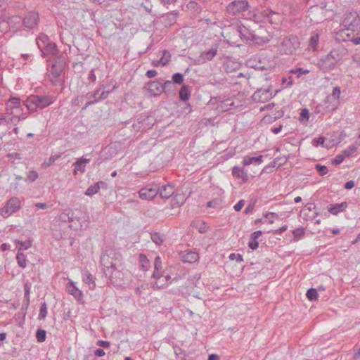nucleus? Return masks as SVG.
<instances>
[{
  "label": "nucleus",
  "mask_w": 360,
  "mask_h": 360,
  "mask_svg": "<svg viewBox=\"0 0 360 360\" xmlns=\"http://www.w3.org/2000/svg\"><path fill=\"white\" fill-rule=\"evenodd\" d=\"M55 99L50 95H30L25 101V105L30 112L43 109L53 103Z\"/></svg>",
  "instance_id": "1"
},
{
  "label": "nucleus",
  "mask_w": 360,
  "mask_h": 360,
  "mask_svg": "<svg viewBox=\"0 0 360 360\" xmlns=\"http://www.w3.org/2000/svg\"><path fill=\"white\" fill-rule=\"evenodd\" d=\"M162 259L160 256H157L155 258L154 261V271L153 274V277L156 279L155 282L153 283V287L156 288H163L165 285H167V283H163V281L171 282L170 281L173 279L171 276L168 274H165V272L162 271Z\"/></svg>",
  "instance_id": "2"
},
{
  "label": "nucleus",
  "mask_w": 360,
  "mask_h": 360,
  "mask_svg": "<svg viewBox=\"0 0 360 360\" xmlns=\"http://www.w3.org/2000/svg\"><path fill=\"white\" fill-rule=\"evenodd\" d=\"M300 46V41L297 36L290 35L282 39L278 46V51L281 54L292 55L296 53Z\"/></svg>",
  "instance_id": "3"
},
{
  "label": "nucleus",
  "mask_w": 360,
  "mask_h": 360,
  "mask_svg": "<svg viewBox=\"0 0 360 360\" xmlns=\"http://www.w3.org/2000/svg\"><path fill=\"white\" fill-rule=\"evenodd\" d=\"M341 59L337 50H332L328 54L321 58L317 63L319 69L323 72H328L335 69L336 64Z\"/></svg>",
  "instance_id": "4"
},
{
  "label": "nucleus",
  "mask_w": 360,
  "mask_h": 360,
  "mask_svg": "<svg viewBox=\"0 0 360 360\" xmlns=\"http://www.w3.org/2000/svg\"><path fill=\"white\" fill-rule=\"evenodd\" d=\"M65 60L64 56L58 58L51 66L49 78L53 85H61L63 83V70L65 68Z\"/></svg>",
  "instance_id": "5"
},
{
  "label": "nucleus",
  "mask_w": 360,
  "mask_h": 360,
  "mask_svg": "<svg viewBox=\"0 0 360 360\" xmlns=\"http://www.w3.org/2000/svg\"><path fill=\"white\" fill-rule=\"evenodd\" d=\"M250 19L256 23L269 22L270 23H277L281 18L279 13L271 10L266 9L263 11H252L250 15Z\"/></svg>",
  "instance_id": "6"
},
{
  "label": "nucleus",
  "mask_w": 360,
  "mask_h": 360,
  "mask_svg": "<svg viewBox=\"0 0 360 360\" xmlns=\"http://www.w3.org/2000/svg\"><path fill=\"white\" fill-rule=\"evenodd\" d=\"M342 25L345 27V29L342 31V34L345 33V31H359L360 30V19L358 13L356 11L346 13L342 20Z\"/></svg>",
  "instance_id": "7"
},
{
  "label": "nucleus",
  "mask_w": 360,
  "mask_h": 360,
  "mask_svg": "<svg viewBox=\"0 0 360 360\" xmlns=\"http://www.w3.org/2000/svg\"><path fill=\"white\" fill-rule=\"evenodd\" d=\"M22 110L19 98L12 97L6 103V111L8 114L12 115V120L18 119V120H20L26 119V115L20 114Z\"/></svg>",
  "instance_id": "8"
},
{
  "label": "nucleus",
  "mask_w": 360,
  "mask_h": 360,
  "mask_svg": "<svg viewBox=\"0 0 360 360\" xmlns=\"http://www.w3.org/2000/svg\"><path fill=\"white\" fill-rule=\"evenodd\" d=\"M21 205L22 200L18 197H13L0 209V215L4 218H8L17 212L20 209Z\"/></svg>",
  "instance_id": "9"
},
{
  "label": "nucleus",
  "mask_w": 360,
  "mask_h": 360,
  "mask_svg": "<svg viewBox=\"0 0 360 360\" xmlns=\"http://www.w3.org/2000/svg\"><path fill=\"white\" fill-rule=\"evenodd\" d=\"M117 85H113L111 90H105V86L104 85H102L101 87H99L94 94L89 95V98L93 99L92 101H90L86 103V106L84 108H86L89 105L98 103L105 98H106L110 93L115 91L117 89Z\"/></svg>",
  "instance_id": "10"
},
{
  "label": "nucleus",
  "mask_w": 360,
  "mask_h": 360,
  "mask_svg": "<svg viewBox=\"0 0 360 360\" xmlns=\"http://www.w3.org/2000/svg\"><path fill=\"white\" fill-rule=\"evenodd\" d=\"M249 8L247 0H234L226 6L227 12L233 15H240Z\"/></svg>",
  "instance_id": "11"
},
{
  "label": "nucleus",
  "mask_w": 360,
  "mask_h": 360,
  "mask_svg": "<svg viewBox=\"0 0 360 360\" xmlns=\"http://www.w3.org/2000/svg\"><path fill=\"white\" fill-rule=\"evenodd\" d=\"M160 186L158 184H149L139 191V198L144 200H151L159 193Z\"/></svg>",
  "instance_id": "12"
},
{
  "label": "nucleus",
  "mask_w": 360,
  "mask_h": 360,
  "mask_svg": "<svg viewBox=\"0 0 360 360\" xmlns=\"http://www.w3.org/2000/svg\"><path fill=\"white\" fill-rule=\"evenodd\" d=\"M219 49V44H214L210 49L202 51L198 58L199 63H205L212 60L217 55Z\"/></svg>",
  "instance_id": "13"
},
{
  "label": "nucleus",
  "mask_w": 360,
  "mask_h": 360,
  "mask_svg": "<svg viewBox=\"0 0 360 360\" xmlns=\"http://www.w3.org/2000/svg\"><path fill=\"white\" fill-rule=\"evenodd\" d=\"M191 96V91L188 86H181V113L188 114L191 112V106L187 102Z\"/></svg>",
  "instance_id": "14"
},
{
  "label": "nucleus",
  "mask_w": 360,
  "mask_h": 360,
  "mask_svg": "<svg viewBox=\"0 0 360 360\" xmlns=\"http://www.w3.org/2000/svg\"><path fill=\"white\" fill-rule=\"evenodd\" d=\"M274 96L270 89H261L254 93L252 98L256 102L264 103Z\"/></svg>",
  "instance_id": "15"
},
{
  "label": "nucleus",
  "mask_w": 360,
  "mask_h": 360,
  "mask_svg": "<svg viewBox=\"0 0 360 360\" xmlns=\"http://www.w3.org/2000/svg\"><path fill=\"white\" fill-rule=\"evenodd\" d=\"M147 89L151 96H158L164 91L162 83L158 80L148 82Z\"/></svg>",
  "instance_id": "16"
},
{
  "label": "nucleus",
  "mask_w": 360,
  "mask_h": 360,
  "mask_svg": "<svg viewBox=\"0 0 360 360\" xmlns=\"http://www.w3.org/2000/svg\"><path fill=\"white\" fill-rule=\"evenodd\" d=\"M66 288L68 292L73 296L78 302H82L83 300V292L76 286L74 281H70L67 284Z\"/></svg>",
  "instance_id": "17"
},
{
  "label": "nucleus",
  "mask_w": 360,
  "mask_h": 360,
  "mask_svg": "<svg viewBox=\"0 0 360 360\" xmlns=\"http://www.w3.org/2000/svg\"><path fill=\"white\" fill-rule=\"evenodd\" d=\"M38 20V13L35 12H30L25 17L23 24L25 27L29 29H34L37 25Z\"/></svg>",
  "instance_id": "18"
},
{
  "label": "nucleus",
  "mask_w": 360,
  "mask_h": 360,
  "mask_svg": "<svg viewBox=\"0 0 360 360\" xmlns=\"http://www.w3.org/2000/svg\"><path fill=\"white\" fill-rule=\"evenodd\" d=\"M88 155L82 156L79 158L74 164V173L77 174V172L84 173L85 172L86 166L90 162L91 158H87Z\"/></svg>",
  "instance_id": "19"
},
{
  "label": "nucleus",
  "mask_w": 360,
  "mask_h": 360,
  "mask_svg": "<svg viewBox=\"0 0 360 360\" xmlns=\"http://www.w3.org/2000/svg\"><path fill=\"white\" fill-rule=\"evenodd\" d=\"M173 81H166L162 84L164 87V91L165 93H169L175 89V84H180V72H176L173 75Z\"/></svg>",
  "instance_id": "20"
},
{
  "label": "nucleus",
  "mask_w": 360,
  "mask_h": 360,
  "mask_svg": "<svg viewBox=\"0 0 360 360\" xmlns=\"http://www.w3.org/2000/svg\"><path fill=\"white\" fill-rule=\"evenodd\" d=\"M320 34L317 32H313L311 34L308 43V50L310 51H316L319 44Z\"/></svg>",
  "instance_id": "21"
},
{
  "label": "nucleus",
  "mask_w": 360,
  "mask_h": 360,
  "mask_svg": "<svg viewBox=\"0 0 360 360\" xmlns=\"http://www.w3.org/2000/svg\"><path fill=\"white\" fill-rule=\"evenodd\" d=\"M174 187L172 184H167L160 187L159 194L162 198H169L174 193Z\"/></svg>",
  "instance_id": "22"
},
{
  "label": "nucleus",
  "mask_w": 360,
  "mask_h": 360,
  "mask_svg": "<svg viewBox=\"0 0 360 360\" xmlns=\"http://www.w3.org/2000/svg\"><path fill=\"white\" fill-rule=\"evenodd\" d=\"M347 207V204L345 202L336 204H330L327 207L328 211L333 214L338 215L339 213L342 212Z\"/></svg>",
  "instance_id": "23"
},
{
  "label": "nucleus",
  "mask_w": 360,
  "mask_h": 360,
  "mask_svg": "<svg viewBox=\"0 0 360 360\" xmlns=\"http://www.w3.org/2000/svg\"><path fill=\"white\" fill-rule=\"evenodd\" d=\"M199 259L198 253L194 251H188L181 255V262L184 263H195Z\"/></svg>",
  "instance_id": "24"
},
{
  "label": "nucleus",
  "mask_w": 360,
  "mask_h": 360,
  "mask_svg": "<svg viewBox=\"0 0 360 360\" xmlns=\"http://www.w3.org/2000/svg\"><path fill=\"white\" fill-rule=\"evenodd\" d=\"M340 94H341V90L339 86H335L333 88V92L331 94V97L335 100V103H332L331 105H327L326 106L327 109H328L329 110L334 111L338 108V103H339L338 100L340 98Z\"/></svg>",
  "instance_id": "25"
},
{
  "label": "nucleus",
  "mask_w": 360,
  "mask_h": 360,
  "mask_svg": "<svg viewBox=\"0 0 360 360\" xmlns=\"http://www.w3.org/2000/svg\"><path fill=\"white\" fill-rule=\"evenodd\" d=\"M41 56L46 57L47 56H54L58 52L57 46L54 43H47V44L40 50Z\"/></svg>",
  "instance_id": "26"
},
{
  "label": "nucleus",
  "mask_w": 360,
  "mask_h": 360,
  "mask_svg": "<svg viewBox=\"0 0 360 360\" xmlns=\"http://www.w3.org/2000/svg\"><path fill=\"white\" fill-rule=\"evenodd\" d=\"M232 174L234 177L240 179L243 182L248 179L247 172L243 168L235 166L232 169Z\"/></svg>",
  "instance_id": "27"
},
{
  "label": "nucleus",
  "mask_w": 360,
  "mask_h": 360,
  "mask_svg": "<svg viewBox=\"0 0 360 360\" xmlns=\"http://www.w3.org/2000/svg\"><path fill=\"white\" fill-rule=\"evenodd\" d=\"M248 39L252 40L256 44L263 45L270 40V37L269 35L260 37L255 34L250 33Z\"/></svg>",
  "instance_id": "28"
},
{
  "label": "nucleus",
  "mask_w": 360,
  "mask_h": 360,
  "mask_svg": "<svg viewBox=\"0 0 360 360\" xmlns=\"http://www.w3.org/2000/svg\"><path fill=\"white\" fill-rule=\"evenodd\" d=\"M263 162V156L259 155L257 157L245 156L243 160L244 166H248L252 163H257L260 165Z\"/></svg>",
  "instance_id": "29"
},
{
  "label": "nucleus",
  "mask_w": 360,
  "mask_h": 360,
  "mask_svg": "<svg viewBox=\"0 0 360 360\" xmlns=\"http://www.w3.org/2000/svg\"><path fill=\"white\" fill-rule=\"evenodd\" d=\"M234 103L231 98H227L222 101L217 106V109L221 111H228L233 106Z\"/></svg>",
  "instance_id": "30"
},
{
  "label": "nucleus",
  "mask_w": 360,
  "mask_h": 360,
  "mask_svg": "<svg viewBox=\"0 0 360 360\" xmlns=\"http://www.w3.org/2000/svg\"><path fill=\"white\" fill-rule=\"evenodd\" d=\"M36 43L38 48L41 50L47 44V43H50L49 37L44 33H41L36 39Z\"/></svg>",
  "instance_id": "31"
},
{
  "label": "nucleus",
  "mask_w": 360,
  "mask_h": 360,
  "mask_svg": "<svg viewBox=\"0 0 360 360\" xmlns=\"http://www.w3.org/2000/svg\"><path fill=\"white\" fill-rule=\"evenodd\" d=\"M15 248L18 252H22L24 250L29 249L32 246V241L28 240L26 241L15 240Z\"/></svg>",
  "instance_id": "32"
},
{
  "label": "nucleus",
  "mask_w": 360,
  "mask_h": 360,
  "mask_svg": "<svg viewBox=\"0 0 360 360\" xmlns=\"http://www.w3.org/2000/svg\"><path fill=\"white\" fill-rule=\"evenodd\" d=\"M6 22L8 24V28L9 27L16 28L21 23V18L18 15L11 16L7 20H6Z\"/></svg>",
  "instance_id": "33"
},
{
  "label": "nucleus",
  "mask_w": 360,
  "mask_h": 360,
  "mask_svg": "<svg viewBox=\"0 0 360 360\" xmlns=\"http://www.w3.org/2000/svg\"><path fill=\"white\" fill-rule=\"evenodd\" d=\"M139 262L143 271H148L150 268V262L144 254L139 255Z\"/></svg>",
  "instance_id": "34"
},
{
  "label": "nucleus",
  "mask_w": 360,
  "mask_h": 360,
  "mask_svg": "<svg viewBox=\"0 0 360 360\" xmlns=\"http://www.w3.org/2000/svg\"><path fill=\"white\" fill-rule=\"evenodd\" d=\"M39 178L38 172L35 170H29L26 172L25 182L32 183Z\"/></svg>",
  "instance_id": "35"
},
{
  "label": "nucleus",
  "mask_w": 360,
  "mask_h": 360,
  "mask_svg": "<svg viewBox=\"0 0 360 360\" xmlns=\"http://www.w3.org/2000/svg\"><path fill=\"white\" fill-rule=\"evenodd\" d=\"M82 281L87 285H94V276L87 270L82 271Z\"/></svg>",
  "instance_id": "36"
},
{
  "label": "nucleus",
  "mask_w": 360,
  "mask_h": 360,
  "mask_svg": "<svg viewBox=\"0 0 360 360\" xmlns=\"http://www.w3.org/2000/svg\"><path fill=\"white\" fill-rule=\"evenodd\" d=\"M310 72V71L307 69H304L302 68H295L293 69H290L289 70V73L296 75L297 77H300L304 75H307Z\"/></svg>",
  "instance_id": "37"
},
{
  "label": "nucleus",
  "mask_w": 360,
  "mask_h": 360,
  "mask_svg": "<svg viewBox=\"0 0 360 360\" xmlns=\"http://www.w3.org/2000/svg\"><path fill=\"white\" fill-rule=\"evenodd\" d=\"M150 238L158 245H161L165 240L163 236L158 232L150 233Z\"/></svg>",
  "instance_id": "38"
},
{
  "label": "nucleus",
  "mask_w": 360,
  "mask_h": 360,
  "mask_svg": "<svg viewBox=\"0 0 360 360\" xmlns=\"http://www.w3.org/2000/svg\"><path fill=\"white\" fill-rule=\"evenodd\" d=\"M16 259L18 262V265L21 268H25L27 266V259L26 256L24 255L23 252H18L16 255Z\"/></svg>",
  "instance_id": "39"
},
{
  "label": "nucleus",
  "mask_w": 360,
  "mask_h": 360,
  "mask_svg": "<svg viewBox=\"0 0 360 360\" xmlns=\"http://www.w3.org/2000/svg\"><path fill=\"white\" fill-rule=\"evenodd\" d=\"M171 54L169 51L164 50L162 51V57L160 58V63L162 65H166L170 60Z\"/></svg>",
  "instance_id": "40"
},
{
  "label": "nucleus",
  "mask_w": 360,
  "mask_h": 360,
  "mask_svg": "<svg viewBox=\"0 0 360 360\" xmlns=\"http://www.w3.org/2000/svg\"><path fill=\"white\" fill-rule=\"evenodd\" d=\"M60 157V155H55L51 156L48 160H45L42 163V167L47 168L51 166L55 162V161H56Z\"/></svg>",
  "instance_id": "41"
},
{
  "label": "nucleus",
  "mask_w": 360,
  "mask_h": 360,
  "mask_svg": "<svg viewBox=\"0 0 360 360\" xmlns=\"http://www.w3.org/2000/svg\"><path fill=\"white\" fill-rule=\"evenodd\" d=\"M305 231L303 228H297L292 231L294 240H299L304 236Z\"/></svg>",
  "instance_id": "42"
},
{
  "label": "nucleus",
  "mask_w": 360,
  "mask_h": 360,
  "mask_svg": "<svg viewBox=\"0 0 360 360\" xmlns=\"http://www.w3.org/2000/svg\"><path fill=\"white\" fill-rule=\"evenodd\" d=\"M47 316V306L46 302L41 303L38 319L43 320Z\"/></svg>",
  "instance_id": "43"
},
{
  "label": "nucleus",
  "mask_w": 360,
  "mask_h": 360,
  "mask_svg": "<svg viewBox=\"0 0 360 360\" xmlns=\"http://www.w3.org/2000/svg\"><path fill=\"white\" fill-rule=\"evenodd\" d=\"M306 296L309 300L314 301L318 299V292L316 289L310 288L307 290Z\"/></svg>",
  "instance_id": "44"
},
{
  "label": "nucleus",
  "mask_w": 360,
  "mask_h": 360,
  "mask_svg": "<svg viewBox=\"0 0 360 360\" xmlns=\"http://www.w3.org/2000/svg\"><path fill=\"white\" fill-rule=\"evenodd\" d=\"M99 191L98 190V186L96 185L95 184L94 185H91V186H89L86 192H85V195H87V196H92L94 195V194H96L98 193Z\"/></svg>",
  "instance_id": "45"
},
{
  "label": "nucleus",
  "mask_w": 360,
  "mask_h": 360,
  "mask_svg": "<svg viewBox=\"0 0 360 360\" xmlns=\"http://www.w3.org/2000/svg\"><path fill=\"white\" fill-rule=\"evenodd\" d=\"M46 333L44 330L39 329L36 333V338L39 342H43L46 340Z\"/></svg>",
  "instance_id": "46"
},
{
  "label": "nucleus",
  "mask_w": 360,
  "mask_h": 360,
  "mask_svg": "<svg viewBox=\"0 0 360 360\" xmlns=\"http://www.w3.org/2000/svg\"><path fill=\"white\" fill-rule=\"evenodd\" d=\"M309 118V112L307 108H304L301 110L300 116V121L301 122L305 123L307 121H308Z\"/></svg>",
  "instance_id": "47"
},
{
  "label": "nucleus",
  "mask_w": 360,
  "mask_h": 360,
  "mask_svg": "<svg viewBox=\"0 0 360 360\" xmlns=\"http://www.w3.org/2000/svg\"><path fill=\"white\" fill-rule=\"evenodd\" d=\"M7 158L10 161L15 163V161L20 160L22 159V155L18 153H10L7 155Z\"/></svg>",
  "instance_id": "48"
},
{
  "label": "nucleus",
  "mask_w": 360,
  "mask_h": 360,
  "mask_svg": "<svg viewBox=\"0 0 360 360\" xmlns=\"http://www.w3.org/2000/svg\"><path fill=\"white\" fill-rule=\"evenodd\" d=\"M357 148L356 146L352 145L343 151L345 157H349L356 152Z\"/></svg>",
  "instance_id": "49"
},
{
  "label": "nucleus",
  "mask_w": 360,
  "mask_h": 360,
  "mask_svg": "<svg viewBox=\"0 0 360 360\" xmlns=\"http://www.w3.org/2000/svg\"><path fill=\"white\" fill-rule=\"evenodd\" d=\"M229 257L231 260H236L238 263L243 261V256L240 254L231 253Z\"/></svg>",
  "instance_id": "50"
},
{
  "label": "nucleus",
  "mask_w": 360,
  "mask_h": 360,
  "mask_svg": "<svg viewBox=\"0 0 360 360\" xmlns=\"http://www.w3.org/2000/svg\"><path fill=\"white\" fill-rule=\"evenodd\" d=\"M201 124L205 126H214V119L213 118H205L200 121Z\"/></svg>",
  "instance_id": "51"
},
{
  "label": "nucleus",
  "mask_w": 360,
  "mask_h": 360,
  "mask_svg": "<svg viewBox=\"0 0 360 360\" xmlns=\"http://www.w3.org/2000/svg\"><path fill=\"white\" fill-rule=\"evenodd\" d=\"M316 168L317 171L320 173L321 175H325L328 172V168L324 166L319 164H317L316 165Z\"/></svg>",
  "instance_id": "52"
},
{
  "label": "nucleus",
  "mask_w": 360,
  "mask_h": 360,
  "mask_svg": "<svg viewBox=\"0 0 360 360\" xmlns=\"http://www.w3.org/2000/svg\"><path fill=\"white\" fill-rule=\"evenodd\" d=\"M8 30V24L6 22V19L0 17V32H3Z\"/></svg>",
  "instance_id": "53"
},
{
  "label": "nucleus",
  "mask_w": 360,
  "mask_h": 360,
  "mask_svg": "<svg viewBox=\"0 0 360 360\" xmlns=\"http://www.w3.org/2000/svg\"><path fill=\"white\" fill-rule=\"evenodd\" d=\"M52 206V205H48L45 202H37L34 204V207L38 208V209H41V210H46L49 207H51Z\"/></svg>",
  "instance_id": "54"
},
{
  "label": "nucleus",
  "mask_w": 360,
  "mask_h": 360,
  "mask_svg": "<svg viewBox=\"0 0 360 360\" xmlns=\"http://www.w3.org/2000/svg\"><path fill=\"white\" fill-rule=\"evenodd\" d=\"M325 142V139L323 137L321 136L317 139H315L313 140V146H319L320 145H323Z\"/></svg>",
  "instance_id": "55"
},
{
  "label": "nucleus",
  "mask_w": 360,
  "mask_h": 360,
  "mask_svg": "<svg viewBox=\"0 0 360 360\" xmlns=\"http://www.w3.org/2000/svg\"><path fill=\"white\" fill-rule=\"evenodd\" d=\"M96 345L98 346H100V347H102L103 348H109L110 347V342H108V341H105V340H98L96 342Z\"/></svg>",
  "instance_id": "56"
},
{
  "label": "nucleus",
  "mask_w": 360,
  "mask_h": 360,
  "mask_svg": "<svg viewBox=\"0 0 360 360\" xmlns=\"http://www.w3.org/2000/svg\"><path fill=\"white\" fill-rule=\"evenodd\" d=\"M244 205H245V200H240L233 206V208L236 212H238L242 210Z\"/></svg>",
  "instance_id": "57"
},
{
  "label": "nucleus",
  "mask_w": 360,
  "mask_h": 360,
  "mask_svg": "<svg viewBox=\"0 0 360 360\" xmlns=\"http://www.w3.org/2000/svg\"><path fill=\"white\" fill-rule=\"evenodd\" d=\"M198 230L199 233H205L207 231V226L204 222L200 221Z\"/></svg>",
  "instance_id": "58"
},
{
  "label": "nucleus",
  "mask_w": 360,
  "mask_h": 360,
  "mask_svg": "<svg viewBox=\"0 0 360 360\" xmlns=\"http://www.w3.org/2000/svg\"><path fill=\"white\" fill-rule=\"evenodd\" d=\"M345 156L342 155H336L335 158L334 159V160L333 161V164H335V165H340V163H342L345 159Z\"/></svg>",
  "instance_id": "59"
},
{
  "label": "nucleus",
  "mask_w": 360,
  "mask_h": 360,
  "mask_svg": "<svg viewBox=\"0 0 360 360\" xmlns=\"http://www.w3.org/2000/svg\"><path fill=\"white\" fill-rule=\"evenodd\" d=\"M248 245L252 250H256L258 248L259 243L257 240L251 239Z\"/></svg>",
  "instance_id": "60"
},
{
  "label": "nucleus",
  "mask_w": 360,
  "mask_h": 360,
  "mask_svg": "<svg viewBox=\"0 0 360 360\" xmlns=\"http://www.w3.org/2000/svg\"><path fill=\"white\" fill-rule=\"evenodd\" d=\"M275 104L274 103H270L266 105H264V106L261 107L260 111H264V110H269L274 108Z\"/></svg>",
  "instance_id": "61"
},
{
  "label": "nucleus",
  "mask_w": 360,
  "mask_h": 360,
  "mask_svg": "<svg viewBox=\"0 0 360 360\" xmlns=\"http://www.w3.org/2000/svg\"><path fill=\"white\" fill-rule=\"evenodd\" d=\"M264 217L269 219V224L274 223V219L271 218L270 217H277V214L274 212H268L264 215Z\"/></svg>",
  "instance_id": "62"
},
{
  "label": "nucleus",
  "mask_w": 360,
  "mask_h": 360,
  "mask_svg": "<svg viewBox=\"0 0 360 360\" xmlns=\"http://www.w3.org/2000/svg\"><path fill=\"white\" fill-rule=\"evenodd\" d=\"M10 119H8L6 116L0 114V124H6L9 123Z\"/></svg>",
  "instance_id": "63"
},
{
  "label": "nucleus",
  "mask_w": 360,
  "mask_h": 360,
  "mask_svg": "<svg viewBox=\"0 0 360 360\" xmlns=\"http://www.w3.org/2000/svg\"><path fill=\"white\" fill-rule=\"evenodd\" d=\"M105 354V352L103 349H97L94 351V355L98 357L103 356Z\"/></svg>",
  "instance_id": "64"
}]
</instances>
